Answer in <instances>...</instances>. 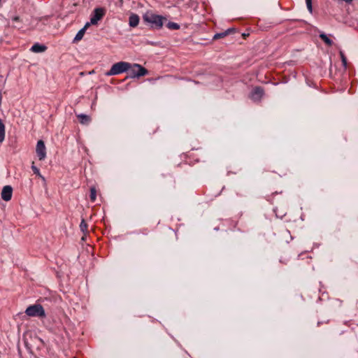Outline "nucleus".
<instances>
[{"instance_id":"11","label":"nucleus","mask_w":358,"mask_h":358,"mask_svg":"<svg viewBox=\"0 0 358 358\" xmlns=\"http://www.w3.org/2000/svg\"><path fill=\"white\" fill-rule=\"evenodd\" d=\"M76 117H77V118L79 119L80 122L82 124L86 125V124H89L91 121V117L90 116L84 115V114L77 115Z\"/></svg>"},{"instance_id":"15","label":"nucleus","mask_w":358,"mask_h":358,"mask_svg":"<svg viewBox=\"0 0 358 358\" xmlns=\"http://www.w3.org/2000/svg\"><path fill=\"white\" fill-rule=\"evenodd\" d=\"M231 31H232V30L231 29H228L227 31H224L223 32L217 33V34H215L214 35L213 39L214 40H217V39H220V38H224V36H226L227 34H229Z\"/></svg>"},{"instance_id":"20","label":"nucleus","mask_w":358,"mask_h":358,"mask_svg":"<svg viewBox=\"0 0 358 358\" xmlns=\"http://www.w3.org/2000/svg\"><path fill=\"white\" fill-rule=\"evenodd\" d=\"M31 169H32V170L34 171V172L36 175H37L38 177L43 178L41 174L39 172V169L34 166V162H33V164H32V166H31Z\"/></svg>"},{"instance_id":"25","label":"nucleus","mask_w":358,"mask_h":358,"mask_svg":"<svg viewBox=\"0 0 358 358\" xmlns=\"http://www.w3.org/2000/svg\"><path fill=\"white\" fill-rule=\"evenodd\" d=\"M1 94H0V104H1Z\"/></svg>"},{"instance_id":"2","label":"nucleus","mask_w":358,"mask_h":358,"mask_svg":"<svg viewBox=\"0 0 358 358\" xmlns=\"http://www.w3.org/2000/svg\"><path fill=\"white\" fill-rule=\"evenodd\" d=\"M131 65L125 62H120L113 64L106 75H118L129 70Z\"/></svg>"},{"instance_id":"10","label":"nucleus","mask_w":358,"mask_h":358,"mask_svg":"<svg viewBox=\"0 0 358 358\" xmlns=\"http://www.w3.org/2000/svg\"><path fill=\"white\" fill-rule=\"evenodd\" d=\"M129 23L130 27H136L139 23V17L137 14H132L129 16Z\"/></svg>"},{"instance_id":"17","label":"nucleus","mask_w":358,"mask_h":358,"mask_svg":"<svg viewBox=\"0 0 358 358\" xmlns=\"http://www.w3.org/2000/svg\"><path fill=\"white\" fill-rule=\"evenodd\" d=\"M97 194V191L96 190V188L92 186L90 188V200L94 202L96 199V194Z\"/></svg>"},{"instance_id":"16","label":"nucleus","mask_w":358,"mask_h":358,"mask_svg":"<svg viewBox=\"0 0 358 358\" xmlns=\"http://www.w3.org/2000/svg\"><path fill=\"white\" fill-rule=\"evenodd\" d=\"M80 230L83 231L85 235H87L89 234V231L87 230V224L86 222L83 219L80 224Z\"/></svg>"},{"instance_id":"4","label":"nucleus","mask_w":358,"mask_h":358,"mask_svg":"<svg viewBox=\"0 0 358 358\" xmlns=\"http://www.w3.org/2000/svg\"><path fill=\"white\" fill-rule=\"evenodd\" d=\"M130 68L131 69L129 70V73L130 77L131 78L140 77L142 76L148 75V70L139 64H134Z\"/></svg>"},{"instance_id":"13","label":"nucleus","mask_w":358,"mask_h":358,"mask_svg":"<svg viewBox=\"0 0 358 358\" xmlns=\"http://www.w3.org/2000/svg\"><path fill=\"white\" fill-rule=\"evenodd\" d=\"M46 48H47L43 45L36 43L32 46V48H31V50L34 52H43L46 50Z\"/></svg>"},{"instance_id":"23","label":"nucleus","mask_w":358,"mask_h":358,"mask_svg":"<svg viewBox=\"0 0 358 358\" xmlns=\"http://www.w3.org/2000/svg\"><path fill=\"white\" fill-rule=\"evenodd\" d=\"M343 1H345L346 3H352V1L353 0H343Z\"/></svg>"},{"instance_id":"1","label":"nucleus","mask_w":358,"mask_h":358,"mask_svg":"<svg viewBox=\"0 0 358 358\" xmlns=\"http://www.w3.org/2000/svg\"><path fill=\"white\" fill-rule=\"evenodd\" d=\"M143 20L148 23L152 29H160L163 27L166 19L162 15L147 12L143 15Z\"/></svg>"},{"instance_id":"7","label":"nucleus","mask_w":358,"mask_h":358,"mask_svg":"<svg viewBox=\"0 0 358 358\" xmlns=\"http://www.w3.org/2000/svg\"><path fill=\"white\" fill-rule=\"evenodd\" d=\"M264 95V90L261 87H256L250 94V99L253 101H259Z\"/></svg>"},{"instance_id":"8","label":"nucleus","mask_w":358,"mask_h":358,"mask_svg":"<svg viewBox=\"0 0 358 358\" xmlns=\"http://www.w3.org/2000/svg\"><path fill=\"white\" fill-rule=\"evenodd\" d=\"M1 196L3 200L5 201H8L10 200L12 196V187L11 186H4L3 187V190L1 192Z\"/></svg>"},{"instance_id":"19","label":"nucleus","mask_w":358,"mask_h":358,"mask_svg":"<svg viewBox=\"0 0 358 358\" xmlns=\"http://www.w3.org/2000/svg\"><path fill=\"white\" fill-rule=\"evenodd\" d=\"M169 29L177 30L179 29V25L176 22H169L167 24Z\"/></svg>"},{"instance_id":"9","label":"nucleus","mask_w":358,"mask_h":358,"mask_svg":"<svg viewBox=\"0 0 358 358\" xmlns=\"http://www.w3.org/2000/svg\"><path fill=\"white\" fill-rule=\"evenodd\" d=\"M90 26V22H87L84 27L83 29H81L79 31L77 32L73 41H81L83 36H84V34H85V31H86L87 27Z\"/></svg>"},{"instance_id":"24","label":"nucleus","mask_w":358,"mask_h":358,"mask_svg":"<svg viewBox=\"0 0 358 358\" xmlns=\"http://www.w3.org/2000/svg\"><path fill=\"white\" fill-rule=\"evenodd\" d=\"M87 235H85V234H83V236L82 237V240L83 241H85V237H86Z\"/></svg>"},{"instance_id":"5","label":"nucleus","mask_w":358,"mask_h":358,"mask_svg":"<svg viewBox=\"0 0 358 358\" xmlns=\"http://www.w3.org/2000/svg\"><path fill=\"white\" fill-rule=\"evenodd\" d=\"M105 15V9L103 8H96L94 10L93 14L92 15L90 19V23L92 24H96L101 20V18Z\"/></svg>"},{"instance_id":"3","label":"nucleus","mask_w":358,"mask_h":358,"mask_svg":"<svg viewBox=\"0 0 358 358\" xmlns=\"http://www.w3.org/2000/svg\"><path fill=\"white\" fill-rule=\"evenodd\" d=\"M25 313L29 317H45V310L40 304H34L26 308Z\"/></svg>"},{"instance_id":"22","label":"nucleus","mask_w":358,"mask_h":358,"mask_svg":"<svg viewBox=\"0 0 358 358\" xmlns=\"http://www.w3.org/2000/svg\"><path fill=\"white\" fill-rule=\"evenodd\" d=\"M13 20L14 22H19L20 21V17L18 16H15L13 18Z\"/></svg>"},{"instance_id":"18","label":"nucleus","mask_w":358,"mask_h":358,"mask_svg":"<svg viewBox=\"0 0 358 358\" xmlns=\"http://www.w3.org/2000/svg\"><path fill=\"white\" fill-rule=\"evenodd\" d=\"M340 56H341V58L342 60L343 66H344L345 69H346L347 68V58L345 57V54L342 50L340 51Z\"/></svg>"},{"instance_id":"26","label":"nucleus","mask_w":358,"mask_h":358,"mask_svg":"<svg viewBox=\"0 0 358 358\" xmlns=\"http://www.w3.org/2000/svg\"><path fill=\"white\" fill-rule=\"evenodd\" d=\"M1 0H0V3H1Z\"/></svg>"},{"instance_id":"21","label":"nucleus","mask_w":358,"mask_h":358,"mask_svg":"<svg viewBox=\"0 0 358 358\" xmlns=\"http://www.w3.org/2000/svg\"><path fill=\"white\" fill-rule=\"evenodd\" d=\"M306 5H307V8L308 9V10L310 12H312L313 11V6L311 5V0H306Z\"/></svg>"},{"instance_id":"6","label":"nucleus","mask_w":358,"mask_h":358,"mask_svg":"<svg viewBox=\"0 0 358 358\" xmlns=\"http://www.w3.org/2000/svg\"><path fill=\"white\" fill-rule=\"evenodd\" d=\"M36 152L39 160L43 161L46 157V149L45 143L39 140L36 143Z\"/></svg>"},{"instance_id":"12","label":"nucleus","mask_w":358,"mask_h":358,"mask_svg":"<svg viewBox=\"0 0 358 358\" xmlns=\"http://www.w3.org/2000/svg\"><path fill=\"white\" fill-rule=\"evenodd\" d=\"M6 136V126L0 118V143H2L5 140Z\"/></svg>"},{"instance_id":"14","label":"nucleus","mask_w":358,"mask_h":358,"mask_svg":"<svg viewBox=\"0 0 358 358\" xmlns=\"http://www.w3.org/2000/svg\"><path fill=\"white\" fill-rule=\"evenodd\" d=\"M319 37L320 39H322L324 43L329 45L331 46L333 45V41L330 39L324 33H322L319 35Z\"/></svg>"}]
</instances>
